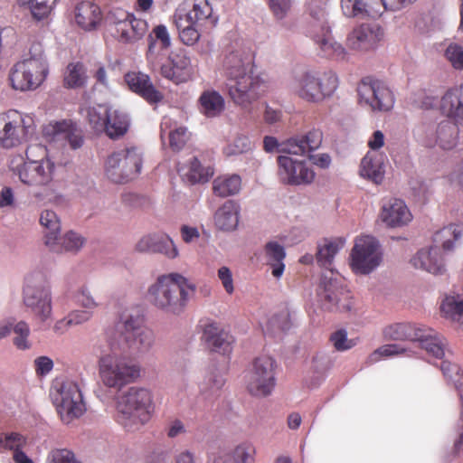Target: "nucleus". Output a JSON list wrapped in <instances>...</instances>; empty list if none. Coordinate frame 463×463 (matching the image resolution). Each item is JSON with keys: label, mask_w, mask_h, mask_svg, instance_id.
<instances>
[{"label": "nucleus", "mask_w": 463, "mask_h": 463, "mask_svg": "<svg viewBox=\"0 0 463 463\" xmlns=\"http://www.w3.org/2000/svg\"><path fill=\"white\" fill-rule=\"evenodd\" d=\"M330 341L337 351H346L355 345V342L348 339L346 332L343 329L333 333Z\"/></svg>", "instance_id": "61"}, {"label": "nucleus", "mask_w": 463, "mask_h": 463, "mask_svg": "<svg viewBox=\"0 0 463 463\" xmlns=\"http://www.w3.org/2000/svg\"><path fill=\"white\" fill-rule=\"evenodd\" d=\"M101 20V10L99 5L92 2L83 1L75 8L76 24L85 31L95 29Z\"/></svg>", "instance_id": "33"}, {"label": "nucleus", "mask_w": 463, "mask_h": 463, "mask_svg": "<svg viewBox=\"0 0 463 463\" xmlns=\"http://www.w3.org/2000/svg\"><path fill=\"white\" fill-rule=\"evenodd\" d=\"M276 361L268 355L254 359L247 379V390L255 397L271 394L276 385Z\"/></svg>", "instance_id": "14"}, {"label": "nucleus", "mask_w": 463, "mask_h": 463, "mask_svg": "<svg viewBox=\"0 0 463 463\" xmlns=\"http://www.w3.org/2000/svg\"><path fill=\"white\" fill-rule=\"evenodd\" d=\"M241 179L238 175H222L213 180V190L214 194L227 197L237 194L241 190Z\"/></svg>", "instance_id": "40"}, {"label": "nucleus", "mask_w": 463, "mask_h": 463, "mask_svg": "<svg viewBox=\"0 0 463 463\" xmlns=\"http://www.w3.org/2000/svg\"><path fill=\"white\" fill-rule=\"evenodd\" d=\"M24 304L40 321L43 322L51 317V293L43 284H32L28 280L24 289Z\"/></svg>", "instance_id": "21"}, {"label": "nucleus", "mask_w": 463, "mask_h": 463, "mask_svg": "<svg viewBox=\"0 0 463 463\" xmlns=\"http://www.w3.org/2000/svg\"><path fill=\"white\" fill-rule=\"evenodd\" d=\"M323 306L329 310L349 311L352 308V294L336 279L323 281L319 293Z\"/></svg>", "instance_id": "22"}, {"label": "nucleus", "mask_w": 463, "mask_h": 463, "mask_svg": "<svg viewBox=\"0 0 463 463\" xmlns=\"http://www.w3.org/2000/svg\"><path fill=\"white\" fill-rule=\"evenodd\" d=\"M361 104L373 111H389L394 104V95L390 88L381 80L364 79L358 85Z\"/></svg>", "instance_id": "18"}, {"label": "nucleus", "mask_w": 463, "mask_h": 463, "mask_svg": "<svg viewBox=\"0 0 463 463\" xmlns=\"http://www.w3.org/2000/svg\"><path fill=\"white\" fill-rule=\"evenodd\" d=\"M411 261L416 269H420L427 272H431L434 267V261L431 255V247L420 250Z\"/></svg>", "instance_id": "55"}, {"label": "nucleus", "mask_w": 463, "mask_h": 463, "mask_svg": "<svg viewBox=\"0 0 463 463\" xmlns=\"http://www.w3.org/2000/svg\"><path fill=\"white\" fill-rule=\"evenodd\" d=\"M175 14L204 30L213 29L218 23V18L213 14V8L208 0L185 1L177 7Z\"/></svg>", "instance_id": "20"}, {"label": "nucleus", "mask_w": 463, "mask_h": 463, "mask_svg": "<svg viewBox=\"0 0 463 463\" xmlns=\"http://www.w3.org/2000/svg\"><path fill=\"white\" fill-rule=\"evenodd\" d=\"M57 0H31L30 8L33 16L37 20L47 17Z\"/></svg>", "instance_id": "56"}, {"label": "nucleus", "mask_w": 463, "mask_h": 463, "mask_svg": "<svg viewBox=\"0 0 463 463\" xmlns=\"http://www.w3.org/2000/svg\"><path fill=\"white\" fill-rule=\"evenodd\" d=\"M444 56L455 70H463V46L450 43L444 50Z\"/></svg>", "instance_id": "53"}, {"label": "nucleus", "mask_w": 463, "mask_h": 463, "mask_svg": "<svg viewBox=\"0 0 463 463\" xmlns=\"http://www.w3.org/2000/svg\"><path fill=\"white\" fill-rule=\"evenodd\" d=\"M254 449L250 444L242 443L238 445L234 449V459L241 463H248V460L252 458Z\"/></svg>", "instance_id": "64"}, {"label": "nucleus", "mask_w": 463, "mask_h": 463, "mask_svg": "<svg viewBox=\"0 0 463 463\" xmlns=\"http://www.w3.org/2000/svg\"><path fill=\"white\" fill-rule=\"evenodd\" d=\"M327 3L328 0H311L308 3L309 14L312 18L309 22L308 33L325 57L344 59L345 50L333 38L326 19Z\"/></svg>", "instance_id": "7"}, {"label": "nucleus", "mask_w": 463, "mask_h": 463, "mask_svg": "<svg viewBox=\"0 0 463 463\" xmlns=\"http://www.w3.org/2000/svg\"><path fill=\"white\" fill-rule=\"evenodd\" d=\"M143 156L136 146L126 147L110 154L105 162V175L111 182L124 184L141 172Z\"/></svg>", "instance_id": "12"}, {"label": "nucleus", "mask_w": 463, "mask_h": 463, "mask_svg": "<svg viewBox=\"0 0 463 463\" xmlns=\"http://www.w3.org/2000/svg\"><path fill=\"white\" fill-rule=\"evenodd\" d=\"M43 135L53 141L64 139L72 149L80 148L83 145L81 131L71 122L65 120L48 124L43 128Z\"/></svg>", "instance_id": "28"}, {"label": "nucleus", "mask_w": 463, "mask_h": 463, "mask_svg": "<svg viewBox=\"0 0 463 463\" xmlns=\"http://www.w3.org/2000/svg\"><path fill=\"white\" fill-rule=\"evenodd\" d=\"M189 137L190 134L184 127H179L171 131L169 134V144L171 148L175 151L181 150L188 141Z\"/></svg>", "instance_id": "59"}, {"label": "nucleus", "mask_w": 463, "mask_h": 463, "mask_svg": "<svg viewBox=\"0 0 463 463\" xmlns=\"http://www.w3.org/2000/svg\"><path fill=\"white\" fill-rule=\"evenodd\" d=\"M109 108L105 105H98L88 109V120L92 128L97 132H103L106 127L107 113Z\"/></svg>", "instance_id": "47"}, {"label": "nucleus", "mask_w": 463, "mask_h": 463, "mask_svg": "<svg viewBox=\"0 0 463 463\" xmlns=\"http://www.w3.org/2000/svg\"><path fill=\"white\" fill-rule=\"evenodd\" d=\"M414 136L417 141L425 147H432L434 139V127L432 122H421L415 130Z\"/></svg>", "instance_id": "51"}, {"label": "nucleus", "mask_w": 463, "mask_h": 463, "mask_svg": "<svg viewBox=\"0 0 463 463\" xmlns=\"http://www.w3.org/2000/svg\"><path fill=\"white\" fill-rule=\"evenodd\" d=\"M14 332L16 335L14 338V345L21 350L29 348V342L27 340L30 334V329L25 322H19L14 327Z\"/></svg>", "instance_id": "60"}, {"label": "nucleus", "mask_w": 463, "mask_h": 463, "mask_svg": "<svg viewBox=\"0 0 463 463\" xmlns=\"http://www.w3.org/2000/svg\"><path fill=\"white\" fill-rule=\"evenodd\" d=\"M129 121L126 114L109 108L107 113L106 127L104 131L111 139L123 137L128 130Z\"/></svg>", "instance_id": "37"}, {"label": "nucleus", "mask_w": 463, "mask_h": 463, "mask_svg": "<svg viewBox=\"0 0 463 463\" xmlns=\"http://www.w3.org/2000/svg\"><path fill=\"white\" fill-rule=\"evenodd\" d=\"M341 9L346 17H372L383 14L382 0H341Z\"/></svg>", "instance_id": "31"}, {"label": "nucleus", "mask_w": 463, "mask_h": 463, "mask_svg": "<svg viewBox=\"0 0 463 463\" xmlns=\"http://www.w3.org/2000/svg\"><path fill=\"white\" fill-rule=\"evenodd\" d=\"M322 141V131L319 129H312L305 135L289 138L281 151L296 156L309 155L320 147Z\"/></svg>", "instance_id": "30"}, {"label": "nucleus", "mask_w": 463, "mask_h": 463, "mask_svg": "<svg viewBox=\"0 0 463 463\" xmlns=\"http://www.w3.org/2000/svg\"><path fill=\"white\" fill-rule=\"evenodd\" d=\"M87 71L81 62H71L66 68L63 85L68 89H78L85 86L87 82Z\"/></svg>", "instance_id": "42"}, {"label": "nucleus", "mask_w": 463, "mask_h": 463, "mask_svg": "<svg viewBox=\"0 0 463 463\" xmlns=\"http://www.w3.org/2000/svg\"><path fill=\"white\" fill-rule=\"evenodd\" d=\"M383 35V30L379 25L362 24L348 34L346 44L355 51H369L377 46Z\"/></svg>", "instance_id": "24"}, {"label": "nucleus", "mask_w": 463, "mask_h": 463, "mask_svg": "<svg viewBox=\"0 0 463 463\" xmlns=\"http://www.w3.org/2000/svg\"><path fill=\"white\" fill-rule=\"evenodd\" d=\"M148 47L146 59L152 71H156L163 58L161 51H165L171 46V39L166 26L158 24L153 28L147 37Z\"/></svg>", "instance_id": "27"}, {"label": "nucleus", "mask_w": 463, "mask_h": 463, "mask_svg": "<svg viewBox=\"0 0 463 463\" xmlns=\"http://www.w3.org/2000/svg\"><path fill=\"white\" fill-rule=\"evenodd\" d=\"M385 341L418 342L419 347L428 352L434 350L432 329L409 322L393 323L383 329Z\"/></svg>", "instance_id": "16"}, {"label": "nucleus", "mask_w": 463, "mask_h": 463, "mask_svg": "<svg viewBox=\"0 0 463 463\" xmlns=\"http://www.w3.org/2000/svg\"><path fill=\"white\" fill-rule=\"evenodd\" d=\"M136 250L140 252L161 253L170 259L178 254L173 241L165 233H149L143 236L136 244Z\"/></svg>", "instance_id": "29"}, {"label": "nucleus", "mask_w": 463, "mask_h": 463, "mask_svg": "<svg viewBox=\"0 0 463 463\" xmlns=\"http://www.w3.org/2000/svg\"><path fill=\"white\" fill-rule=\"evenodd\" d=\"M55 165L52 160H43L42 163H24L17 168V175L22 183L28 186L42 188L43 192H35L34 196L41 201L62 205L65 202L63 196L54 193L50 188L53 179Z\"/></svg>", "instance_id": "9"}, {"label": "nucleus", "mask_w": 463, "mask_h": 463, "mask_svg": "<svg viewBox=\"0 0 463 463\" xmlns=\"http://www.w3.org/2000/svg\"><path fill=\"white\" fill-rule=\"evenodd\" d=\"M141 324L138 317H129L108 333L109 352L98 361L99 378L106 387L120 391L140 376V365L129 357L147 351L153 343L152 333Z\"/></svg>", "instance_id": "1"}, {"label": "nucleus", "mask_w": 463, "mask_h": 463, "mask_svg": "<svg viewBox=\"0 0 463 463\" xmlns=\"http://www.w3.org/2000/svg\"><path fill=\"white\" fill-rule=\"evenodd\" d=\"M218 278L222 281V284L225 291L231 295L234 291L233 279L231 269L228 267H221L218 269Z\"/></svg>", "instance_id": "63"}, {"label": "nucleus", "mask_w": 463, "mask_h": 463, "mask_svg": "<svg viewBox=\"0 0 463 463\" xmlns=\"http://www.w3.org/2000/svg\"><path fill=\"white\" fill-rule=\"evenodd\" d=\"M90 313L86 310L72 311L68 315L66 318L58 321L55 324L54 328L56 330H60L69 326L81 324L85 321H88L90 318Z\"/></svg>", "instance_id": "57"}, {"label": "nucleus", "mask_w": 463, "mask_h": 463, "mask_svg": "<svg viewBox=\"0 0 463 463\" xmlns=\"http://www.w3.org/2000/svg\"><path fill=\"white\" fill-rule=\"evenodd\" d=\"M148 30L146 20L137 18L123 10L110 13L109 31L122 43H135L141 40Z\"/></svg>", "instance_id": "15"}, {"label": "nucleus", "mask_w": 463, "mask_h": 463, "mask_svg": "<svg viewBox=\"0 0 463 463\" xmlns=\"http://www.w3.org/2000/svg\"><path fill=\"white\" fill-rule=\"evenodd\" d=\"M406 349L396 344L383 345L375 349L369 356L368 363L374 364L379 362L382 358L395 356L402 354Z\"/></svg>", "instance_id": "50"}, {"label": "nucleus", "mask_w": 463, "mask_h": 463, "mask_svg": "<svg viewBox=\"0 0 463 463\" xmlns=\"http://www.w3.org/2000/svg\"><path fill=\"white\" fill-rule=\"evenodd\" d=\"M410 102L415 109L429 110L434 104V97L430 89H420L410 97Z\"/></svg>", "instance_id": "49"}, {"label": "nucleus", "mask_w": 463, "mask_h": 463, "mask_svg": "<svg viewBox=\"0 0 463 463\" xmlns=\"http://www.w3.org/2000/svg\"><path fill=\"white\" fill-rule=\"evenodd\" d=\"M345 241L336 238L333 241H326L325 244L318 247L317 260L320 265L326 267L331 264L335 255L344 247Z\"/></svg>", "instance_id": "44"}, {"label": "nucleus", "mask_w": 463, "mask_h": 463, "mask_svg": "<svg viewBox=\"0 0 463 463\" xmlns=\"http://www.w3.org/2000/svg\"><path fill=\"white\" fill-rule=\"evenodd\" d=\"M461 237V227L457 224H449L436 233V242L440 244L444 253H449L454 250Z\"/></svg>", "instance_id": "41"}, {"label": "nucleus", "mask_w": 463, "mask_h": 463, "mask_svg": "<svg viewBox=\"0 0 463 463\" xmlns=\"http://www.w3.org/2000/svg\"><path fill=\"white\" fill-rule=\"evenodd\" d=\"M155 411L153 393L143 387H130L117 403V420L131 430L149 421Z\"/></svg>", "instance_id": "4"}, {"label": "nucleus", "mask_w": 463, "mask_h": 463, "mask_svg": "<svg viewBox=\"0 0 463 463\" xmlns=\"http://www.w3.org/2000/svg\"><path fill=\"white\" fill-rule=\"evenodd\" d=\"M440 370L449 384L459 392L460 400H463L461 392L463 391V372L457 364L445 360L441 363Z\"/></svg>", "instance_id": "43"}, {"label": "nucleus", "mask_w": 463, "mask_h": 463, "mask_svg": "<svg viewBox=\"0 0 463 463\" xmlns=\"http://www.w3.org/2000/svg\"><path fill=\"white\" fill-rule=\"evenodd\" d=\"M174 21L181 42L188 46L194 45L199 41L202 32L205 31L176 14H174Z\"/></svg>", "instance_id": "39"}, {"label": "nucleus", "mask_w": 463, "mask_h": 463, "mask_svg": "<svg viewBox=\"0 0 463 463\" xmlns=\"http://www.w3.org/2000/svg\"><path fill=\"white\" fill-rule=\"evenodd\" d=\"M46 463H80L72 451L67 449H53L47 456Z\"/></svg>", "instance_id": "58"}, {"label": "nucleus", "mask_w": 463, "mask_h": 463, "mask_svg": "<svg viewBox=\"0 0 463 463\" xmlns=\"http://www.w3.org/2000/svg\"><path fill=\"white\" fill-rule=\"evenodd\" d=\"M240 206L232 200L226 201L215 213V225L222 231H232L239 223Z\"/></svg>", "instance_id": "35"}, {"label": "nucleus", "mask_w": 463, "mask_h": 463, "mask_svg": "<svg viewBox=\"0 0 463 463\" xmlns=\"http://www.w3.org/2000/svg\"><path fill=\"white\" fill-rule=\"evenodd\" d=\"M463 451V400L462 410L455 429V439L450 454L453 458L459 456Z\"/></svg>", "instance_id": "62"}, {"label": "nucleus", "mask_w": 463, "mask_h": 463, "mask_svg": "<svg viewBox=\"0 0 463 463\" xmlns=\"http://www.w3.org/2000/svg\"><path fill=\"white\" fill-rule=\"evenodd\" d=\"M213 175V169L203 167L196 157H194L189 165L188 171L184 174L192 184L205 183Z\"/></svg>", "instance_id": "46"}, {"label": "nucleus", "mask_w": 463, "mask_h": 463, "mask_svg": "<svg viewBox=\"0 0 463 463\" xmlns=\"http://www.w3.org/2000/svg\"><path fill=\"white\" fill-rule=\"evenodd\" d=\"M160 74L175 84L189 81L194 74L191 58L184 52L169 57L168 61L160 66Z\"/></svg>", "instance_id": "23"}, {"label": "nucleus", "mask_w": 463, "mask_h": 463, "mask_svg": "<svg viewBox=\"0 0 463 463\" xmlns=\"http://www.w3.org/2000/svg\"><path fill=\"white\" fill-rule=\"evenodd\" d=\"M40 223L47 232H45V245L51 251L61 253L63 251H77L83 243L84 239L73 232L60 236L61 224L57 214L50 210L43 211L40 216Z\"/></svg>", "instance_id": "13"}, {"label": "nucleus", "mask_w": 463, "mask_h": 463, "mask_svg": "<svg viewBox=\"0 0 463 463\" xmlns=\"http://www.w3.org/2000/svg\"><path fill=\"white\" fill-rule=\"evenodd\" d=\"M250 149V141L246 136H238L231 143L223 147V153L227 156L245 153Z\"/></svg>", "instance_id": "54"}, {"label": "nucleus", "mask_w": 463, "mask_h": 463, "mask_svg": "<svg viewBox=\"0 0 463 463\" xmlns=\"http://www.w3.org/2000/svg\"><path fill=\"white\" fill-rule=\"evenodd\" d=\"M48 63L40 44L33 45L30 57L15 62L9 71V81L15 90H34L45 80Z\"/></svg>", "instance_id": "5"}, {"label": "nucleus", "mask_w": 463, "mask_h": 463, "mask_svg": "<svg viewBox=\"0 0 463 463\" xmlns=\"http://www.w3.org/2000/svg\"><path fill=\"white\" fill-rule=\"evenodd\" d=\"M278 176L284 184L301 185L311 184L316 176L314 170L305 161L296 160L288 156H279Z\"/></svg>", "instance_id": "19"}, {"label": "nucleus", "mask_w": 463, "mask_h": 463, "mask_svg": "<svg viewBox=\"0 0 463 463\" xmlns=\"http://www.w3.org/2000/svg\"><path fill=\"white\" fill-rule=\"evenodd\" d=\"M439 109L442 115L453 120L440 124L436 132V143L443 149L456 146L458 135V123L463 122V84L449 89L440 98Z\"/></svg>", "instance_id": "6"}, {"label": "nucleus", "mask_w": 463, "mask_h": 463, "mask_svg": "<svg viewBox=\"0 0 463 463\" xmlns=\"http://www.w3.org/2000/svg\"><path fill=\"white\" fill-rule=\"evenodd\" d=\"M203 338L213 352L222 354H229L232 352V336L221 329L215 322L204 325Z\"/></svg>", "instance_id": "32"}, {"label": "nucleus", "mask_w": 463, "mask_h": 463, "mask_svg": "<svg viewBox=\"0 0 463 463\" xmlns=\"http://www.w3.org/2000/svg\"><path fill=\"white\" fill-rule=\"evenodd\" d=\"M27 439L18 432L0 433V449L15 451L22 450Z\"/></svg>", "instance_id": "48"}, {"label": "nucleus", "mask_w": 463, "mask_h": 463, "mask_svg": "<svg viewBox=\"0 0 463 463\" xmlns=\"http://www.w3.org/2000/svg\"><path fill=\"white\" fill-rule=\"evenodd\" d=\"M199 109L207 118L219 117L225 109L223 97L214 90H206L202 92L198 99Z\"/></svg>", "instance_id": "34"}, {"label": "nucleus", "mask_w": 463, "mask_h": 463, "mask_svg": "<svg viewBox=\"0 0 463 463\" xmlns=\"http://www.w3.org/2000/svg\"><path fill=\"white\" fill-rule=\"evenodd\" d=\"M384 165L382 157L368 152L361 161V176L371 180L376 184H380L384 179Z\"/></svg>", "instance_id": "36"}, {"label": "nucleus", "mask_w": 463, "mask_h": 463, "mask_svg": "<svg viewBox=\"0 0 463 463\" xmlns=\"http://www.w3.org/2000/svg\"><path fill=\"white\" fill-rule=\"evenodd\" d=\"M124 80L129 90L142 97L149 104H156L164 95L153 84L149 75L141 71H128Z\"/></svg>", "instance_id": "26"}, {"label": "nucleus", "mask_w": 463, "mask_h": 463, "mask_svg": "<svg viewBox=\"0 0 463 463\" xmlns=\"http://www.w3.org/2000/svg\"><path fill=\"white\" fill-rule=\"evenodd\" d=\"M26 161H24L22 156L19 157L20 161L24 163L40 164L43 160H51L48 157L47 148L41 144H33L27 146L25 151Z\"/></svg>", "instance_id": "52"}, {"label": "nucleus", "mask_w": 463, "mask_h": 463, "mask_svg": "<svg viewBox=\"0 0 463 463\" xmlns=\"http://www.w3.org/2000/svg\"><path fill=\"white\" fill-rule=\"evenodd\" d=\"M350 258L352 269L355 273L369 274L382 261V252L378 241L368 235L357 238Z\"/></svg>", "instance_id": "17"}, {"label": "nucleus", "mask_w": 463, "mask_h": 463, "mask_svg": "<svg viewBox=\"0 0 463 463\" xmlns=\"http://www.w3.org/2000/svg\"><path fill=\"white\" fill-rule=\"evenodd\" d=\"M50 396L61 420L65 424L79 419L86 411L82 392L78 383L73 381L56 380L52 386Z\"/></svg>", "instance_id": "10"}, {"label": "nucleus", "mask_w": 463, "mask_h": 463, "mask_svg": "<svg viewBox=\"0 0 463 463\" xmlns=\"http://www.w3.org/2000/svg\"><path fill=\"white\" fill-rule=\"evenodd\" d=\"M379 217L390 228L405 226L412 220V214L406 203L397 198L383 201Z\"/></svg>", "instance_id": "25"}, {"label": "nucleus", "mask_w": 463, "mask_h": 463, "mask_svg": "<svg viewBox=\"0 0 463 463\" xmlns=\"http://www.w3.org/2000/svg\"><path fill=\"white\" fill-rule=\"evenodd\" d=\"M441 312L455 321L463 317V298L460 295H448L440 305Z\"/></svg>", "instance_id": "45"}, {"label": "nucleus", "mask_w": 463, "mask_h": 463, "mask_svg": "<svg viewBox=\"0 0 463 463\" xmlns=\"http://www.w3.org/2000/svg\"><path fill=\"white\" fill-rule=\"evenodd\" d=\"M196 286L179 273L160 276L148 289L150 302L165 314L180 316L194 296Z\"/></svg>", "instance_id": "3"}, {"label": "nucleus", "mask_w": 463, "mask_h": 463, "mask_svg": "<svg viewBox=\"0 0 463 463\" xmlns=\"http://www.w3.org/2000/svg\"><path fill=\"white\" fill-rule=\"evenodd\" d=\"M338 87V78L332 71H306L295 79L294 91L300 99L319 103L331 97Z\"/></svg>", "instance_id": "8"}, {"label": "nucleus", "mask_w": 463, "mask_h": 463, "mask_svg": "<svg viewBox=\"0 0 463 463\" xmlns=\"http://www.w3.org/2000/svg\"><path fill=\"white\" fill-rule=\"evenodd\" d=\"M35 129L33 117L15 109L0 113V147L11 149L28 141Z\"/></svg>", "instance_id": "11"}, {"label": "nucleus", "mask_w": 463, "mask_h": 463, "mask_svg": "<svg viewBox=\"0 0 463 463\" xmlns=\"http://www.w3.org/2000/svg\"><path fill=\"white\" fill-rule=\"evenodd\" d=\"M248 63L239 52H230L222 62L228 95L242 108L249 107L266 90L265 82L248 70Z\"/></svg>", "instance_id": "2"}, {"label": "nucleus", "mask_w": 463, "mask_h": 463, "mask_svg": "<svg viewBox=\"0 0 463 463\" xmlns=\"http://www.w3.org/2000/svg\"><path fill=\"white\" fill-rule=\"evenodd\" d=\"M286 257L284 248L275 241H269L265 245V258L267 265L271 268V274L279 279L284 272L283 260Z\"/></svg>", "instance_id": "38"}]
</instances>
